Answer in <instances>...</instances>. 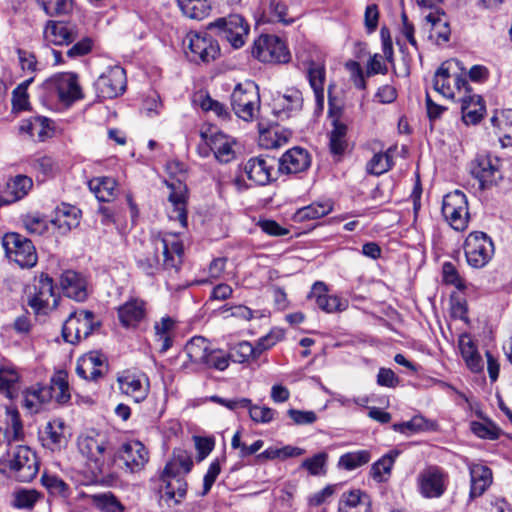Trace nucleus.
<instances>
[{
  "mask_svg": "<svg viewBox=\"0 0 512 512\" xmlns=\"http://www.w3.org/2000/svg\"><path fill=\"white\" fill-rule=\"evenodd\" d=\"M184 248L174 234L156 238L146 253L137 260V266L146 275L153 276L160 270L177 272L182 264Z\"/></svg>",
  "mask_w": 512,
  "mask_h": 512,
  "instance_id": "nucleus-1",
  "label": "nucleus"
},
{
  "mask_svg": "<svg viewBox=\"0 0 512 512\" xmlns=\"http://www.w3.org/2000/svg\"><path fill=\"white\" fill-rule=\"evenodd\" d=\"M79 452L94 465L100 475H109L114 463L115 453L105 435L94 431L79 436Z\"/></svg>",
  "mask_w": 512,
  "mask_h": 512,
  "instance_id": "nucleus-2",
  "label": "nucleus"
},
{
  "mask_svg": "<svg viewBox=\"0 0 512 512\" xmlns=\"http://www.w3.org/2000/svg\"><path fill=\"white\" fill-rule=\"evenodd\" d=\"M39 471L36 454L27 446H16L0 458V473H10L19 482L32 481Z\"/></svg>",
  "mask_w": 512,
  "mask_h": 512,
  "instance_id": "nucleus-3",
  "label": "nucleus"
},
{
  "mask_svg": "<svg viewBox=\"0 0 512 512\" xmlns=\"http://www.w3.org/2000/svg\"><path fill=\"white\" fill-rule=\"evenodd\" d=\"M2 246L6 256L21 268H32L37 264L38 256L33 242L16 233H6L2 238Z\"/></svg>",
  "mask_w": 512,
  "mask_h": 512,
  "instance_id": "nucleus-4",
  "label": "nucleus"
},
{
  "mask_svg": "<svg viewBox=\"0 0 512 512\" xmlns=\"http://www.w3.org/2000/svg\"><path fill=\"white\" fill-rule=\"evenodd\" d=\"M207 28L210 31H215L216 35L226 39L236 49L245 44L250 29L248 22L240 14L220 17L209 23Z\"/></svg>",
  "mask_w": 512,
  "mask_h": 512,
  "instance_id": "nucleus-5",
  "label": "nucleus"
},
{
  "mask_svg": "<svg viewBox=\"0 0 512 512\" xmlns=\"http://www.w3.org/2000/svg\"><path fill=\"white\" fill-rule=\"evenodd\" d=\"M100 327V322L95 321V315L89 310H78L70 313L63 324L62 336L71 344H77L85 340L89 335Z\"/></svg>",
  "mask_w": 512,
  "mask_h": 512,
  "instance_id": "nucleus-6",
  "label": "nucleus"
},
{
  "mask_svg": "<svg viewBox=\"0 0 512 512\" xmlns=\"http://www.w3.org/2000/svg\"><path fill=\"white\" fill-rule=\"evenodd\" d=\"M464 252L469 266L483 268L494 255V244L486 233L474 231L465 240Z\"/></svg>",
  "mask_w": 512,
  "mask_h": 512,
  "instance_id": "nucleus-7",
  "label": "nucleus"
},
{
  "mask_svg": "<svg viewBox=\"0 0 512 512\" xmlns=\"http://www.w3.org/2000/svg\"><path fill=\"white\" fill-rule=\"evenodd\" d=\"M251 53L264 63H287L291 57L286 44L275 35H261L254 41Z\"/></svg>",
  "mask_w": 512,
  "mask_h": 512,
  "instance_id": "nucleus-8",
  "label": "nucleus"
},
{
  "mask_svg": "<svg viewBox=\"0 0 512 512\" xmlns=\"http://www.w3.org/2000/svg\"><path fill=\"white\" fill-rule=\"evenodd\" d=\"M442 214L454 230H465L469 221L466 195L460 190L446 194L442 201Z\"/></svg>",
  "mask_w": 512,
  "mask_h": 512,
  "instance_id": "nucleus-9",
  "label": "nucleus"
},
{
  "mask_svg": "<svg viewBox=\"0 0 512 512\" xmlns=\"http://www.w3.org/2000/svg\"><path fill=\"white\" fill-rule=\"evenodd\" d=\"M260 97L257 86L249 83L245 87L238 84L231 94V106L235 114L245 120L250 121L258 110Z\"/></svg>",
  "mask_w": 512,
  "mask_h": 512,
  "instance_id": "nucleus-10",
  "label": "nucleus"
},
{
  "mask_svg": "<svg viewBox=\"0 0 512 512\" xmlns=\"http://www.w3.org/2000/svg\"><path fill=\"white\" fill-rule=\"evenodd\" d=\"M44 85L51 94H54L60 102L66 105L83 97L78 77L74 73L57 74L48 79Z\"/></svg>",
  "mask_w": 512,
  "mask_h": 512,
  "instance_id": "nucleus-11",
  "label": "nucleus"
},
{
  "mask_svg": "<svg viewBox=\"0 0 512 512\" xmlns=\"http://www.w3.org/2000/svg\"><path fill=\"white\" fill-rule=\"evenodd\" d=\"M187 56L195 63L209 62L214 60L220 53V48L216 40L211 36L198 33L188 34Z\"/></svg>",
  "mask_w": 512,
  "mask_h": 512,
  "instance_id": "nucleus-12",
  "label": "nucleus"
},
{
  "mask_svg": "<svg viewBox=\"0 0 512 512\" xmlns=\"http://www.w3.org/2000/svg\"><path fill=\"white\" fill-rule=\"evenodd\" d=\"M277 160L270 156H258L250 158L244 164V172L254 184L264 186L275 180V166Z\"/></svg>",
  "mask_w": 512,
  "mask_h": 512,
  "instance_id": "nucleus-13",
  "label": "nucleus"
},
{
  "mask_svg": "<svg viewBox=\"0 0 512 512\" xmlns=\"http://www.w3.org/2000/svg\"><path fill=\"white\" fill-rule=\"evenodd\" d=\"M458 90L465 89L466 94L462 97L461 112L462 119L466 124H477L485 112V104L481 96L471 94V89L466 78L455 79Z\"/></svg>",
  "mask_w": 512,
  "mask_h": 512,
  "instance_id": "nucleus-14",
  "label": "nucleus"
},
{
  "mask_svg": "<svg viewBox=\"0 0 512 512\" xmlns=\"http://www.w3.org/2000/svg\"><path fill=\"white\" fill-rule=\"evenodd\" d=\"M43 38L48 44L68 46L80 38L79 28L71 22L48 20Z\"/></svg>",
  "mask_w": 512,
  "mask_h": 512,
  "instance_id": "nucleus-15",
  "label": "nucleus"
},
{
  "mask_svg": "<svg viewBox=\"0 0 512 512\" xmlns=\"http://www.w3.org/2000/svg\"><path fill=\"white\" fill-rule=\"evenodd\" d=\"M126 84L125 70L120 66H114L99 76L95 87L101 97L112 99L125 91Z\"/></svg>",
  "mask_w": 512,
  "mask_h": 512,
  "instance_id": "nucleus-16",
  "label": "nucleus"
},
{
  "mask_svg": "<svg viewBox=\"0 0 512 512\" xmlns=\"http://www.w3.org/2000/svg\"><path fill=\"white\" fill-rule=\"evenodd\" d=\"M121 460L126 469L130 472H138L144 468L148 462L149 453L145 446L137 440H132L124 443L118 452L115 454L114 459Z\"/></svg>",
  "mask_w": 512,
  "mask_h": 512,
  "instance_id": "nucleus-17",
  "label": "nucleus"
},
{
  "mask_svg": "<svg viewBox=\"0 0 512 512\" xmlns=\"http://www.w3.org/2000/svg\"><path fill=\"white\" fill-rule=\"evenodd\" d=\"M35 293L28 300V305L36 314L46 313L50 307V300L53 306H57L58 301L55 298L53 279L48 274H41L37 284L34 286Z\"/></svg>",
  "mask_w": 512,
  "mask_h": 512,
  "instance_id": "nucleus-18",
  "label": "nucleus"
},
{
  "mask_svg": "<svg viewBox=\"0 0 512 512\" xmlns=\"http://www.w3.org/2000/svg\"><path fill=\"white\" fill-rule=\"evenodd\" d=\"M278 172L282 174H297L307 170L311 165L309 152L299 146L287 150L277 161Z\"/></svg>",
  "mask_w": 512,
  "mask_h": 512,
  "instance_id": "nucleus-19",
  "label": "nucleus"
},
{
  "mask_svg": "<svg viewBox=\"0 0 512 512\" xmlns=\"http://www.w3.org/2000/svg\"><path fill=\"white\" fill-rule=\"evenodd\" d=\"M60 285L68 298L77 302H84L89 296L88 280L82 273L66 270L61 274Z\"/></svg>",
  "mask_w": 512,
  "mask_h": 512,
  "instance_id": "nucleus-20",
  "label": "nucleus"
},
{
  "mask_svg": "<svg viewBox=\"0 0 512 512\" xmlns=\"http://www.w3.org/2000/svg\"><path fill=\"white\" fill-rule=\"evenodd\" d=\"M117 382L120 391L136 403L142 402L148 396L150 385L145 374L125 372L117 378Z\"/></svg>",
  "mask_w": 512,
  "mask_h": 512,
  "instance_id": "nucleus-21",
  "label": "nucleus"
},
{
  "mask_svg": "<svg viewBox=\"0 0 512 512\" xmlns=\"http://www.w3.org/2000/svg\"><path fill=\"white\" fill-rule=\"evenodd\" d=\"M497 160L489 155H477L470 163V173L478 180L479 188L485 189L496 182L499 174Z\"/></svg>",
  "mask_w": 512,
  "mask_h": 512,
  "instance_id": "nucleus-22",
  "label": "nucleus"
},
{
  "mask_svg": "<svg viewBox=\"0 0 512 512\" xmlns=\"http://www.w3.org/2000/svg\"><path fill=\"white\" fill-rule=\"evenodd\" d=\"M163 485L159 489L160 501H164L168 507L178 505L187 494V482L182 476L161 475Z\"/></svg>",
  "mask_w": 512,
  "mask_h": 512,
  "instance_id": "nucleus-23",
  "label": "nucleus"
},
{
  "mask_svg": "<svg viewBox=\"0 0 512 512\" xmlns=\"http://www.w3.org/2000/svg\"><path fill=\"white\" fill-rule=\"evenodd\" d=\"M421 494L426 498H438L446 490L445 474L437 466L429 467L419 475Z\"/></svg>",
  "mask_w": 512,
  "mask_h": 512,
  "instance_id": "nucleus-24",
  "label": "nucleus"
},
{
  "mask_svg": "<svg viewBox=\"0 0 512 512\" xmlns=\"http://www.w3.org/2000/svg\"><path fill=\"white\" fill-rule=\"evenodd\" d=\"M146 316L145 302L131 298L118 308V318L124 327H136Z\"/></svg>",
  "mask_w": 512,
  "mask_h": 512,
  "instance_id": "nucleus-25",
  "label": "nucleus"
},
{
  "mask_svg": "<svg viewBox=\"0 0 512 512\" xmlns=\"http://www.w3.org/2000/svg\"><path fill=\"white\" fill-rule=\"evenodd\" d=\"M469 501L482 496L492 483V471L485 465L474 464L470 466Z\"/></svg>",
  "mask_w": 512,
  "mask_h": 512,
  "instance_id": "nucleus-26",
  "label": "nucleus"
},
{
  "mask_svg": "<svg viewBox=\"0 0 512 512\" xmlns=\"http://www.w3.org/2000/svg\"><path fill=\"white\" fill-rule=\"evenodd\" d=\"M81 211L75 206L69 204H61L56 207L54 217L51 223L59 230L61 234H66L71 229L79 225Z\"/></svg>",
  "mask_w": 512,
  "mask_h": 512,
  "instance_id": "nucleus-27",
  "label": "nucleus"
},
{
  "mask_svg": "<svg viewBox=\"0 0 512 512\" xmlns=\"http://www.w3.org/2000/svg\"><path fill=\"white\" fill-rule=\"evenodd\" d=\"M308 298L314 299L318 308L327 313L345 309V305L342 303L341 299L337 296L328 295L326 285L320 281L313 284Z\"/></svg>",
  "mask_w": 512,
  "mask_h": 512,
  "instance_id": "nucleus-28",
  "label": "nucleus"
},
{
  "mask_svg": "<svg viewBox=\"0 0 512 512\" xmlns=\"http://www.w3.org/2000/svg\"><path fill=\"white\" fill-rule=\"evenodd\" d=\"M171 192L168 196V201L171 207L168 210V216L171 220L179 221L183 228L187 227V201L185 194V187L179 184L178 188L169 185Z\"/></svg>",
  "mask_w": 512,
  "mask_h": 512,
  "instance_id": "nucleus-29",
  "label": "nucleus"
},
{
  "mask_svg": "<svg viewBox=\"0 0 512 512\" xmlns=\"http://www.w3.org/2000/svg\"><path fill=\"white\" fill-rule=\"evenodd\" d=\"M52 121L44 116H34L23 120L19 126L21 134H27L31 138L37 137L39 141H44L50 137L53 132Z\"/></svg>",
  "mask_w": 512,
  "mask_h": 512,
  "instance_id": "nucleus-30",
  "label": "nucleus"
},
{
  "mask_svg": "<svg viewBox=\"0 0 512 512\" xmlns=\"http://www.w3.org/2000/svg\"><path fill=\"white\" fill-rule=\"evenodd\" d=\"M303 105L302 93L297 89H288L276 99L274 114L278 118L290 117L292 112L300 111Z\"/></svg>",
  "mask_w": 512,
  "mask_h": 512,
  "instance_id": "nucleus-31",
  "label": "nucleus"
},
{
  "mask_svg": "<svg viewBox=\"0 0 512 512\" xmlns=\"http://www.w3.org/2000/svg\"><path fill=\"white\" fill-rule=\"evenodd\" d=\"M233 143V140L222 132L211 134L209 138V147L215 158L224 164L231 162L236 156Z\"/></svg>",
  "mask_w": 512,
  "mask_h": 512,
  "instance_id": "nucleus-32",
  "label": "nucleus"
},
{
  "mask_svg": "<svg viewBox=\"0 0 512 512\" xmlns=\"http://www.w3.org/2000/svg\"><path fill=\"white\" fill-rule=\"evenodd\" d=\"M51 388L48 385L36 384L23 391V406L31 413L40 411L43 404L51 400Z\"/></svg>",
  "mask_w": 512,
  "mask_h": 512,
  "instance_id": "nucleus-33",
  "label": "nucleus"
},
{
  "mask_svg": "<svg viewBox=\"0 0 512 512\" xmlns=\"http://www.w3.org/2000/svg\"><path fill=\"white\" fill-rule=\"evenodd\" d=\"M426 21L431 24L429 38L434 40L436 44L441 45L450 40L451 29L444 11L437 10L431 12L425 17Z\"/></svg>",
  "mask_w": 512,
  "mask_h": 512,
  "instance_id": "nucleus-34",
  "label": "nucleus"
},
{
  "mask_svg": "<svg viewBox=\"0 0 512 512\" xmlns=\"http://www.w3.org/2000/svg\"><path fill=\"white\" fill-rule=\"evenodd\" d=\"M65 423L62 419L49 421L45 427L46 446L52 451L60 450L68 443V437L65 433Z\"/></svg>",
  "mask_w": 512,
  "mask_h": 512,
  "instance_id": "nucleus-35",
  "label": "nucleus"
},
{
  "mask_svg": "<svg viewBox=\"0 0 512 512\" xmlns=\"http://www.w3.org/2000/svg\"><path fill=\"white\" fill-rule=\"evenodd\" d=\"M458 66V61H445L436 70L433 78V88L436 92L446 98H452L454 96L453 88L451 87L449 80L451 78L450 70L452 65Z\"/></svg>",
  "mask_w": 512,
  "mask_h": 512,
  "instance_id": "nucleus-36",
  "label": "nucleus"
},
{
  "mask_svg": "<svg viewBox=\"0 0 512 512\" xmlns=\"http://www.w3.org/2000/svg\"><path fill=\"white\" fill-rule=\"evenodd\" d=\"M263 17L268 23H281L285 26L293 24L297 18L289 13L287 5L281 0H270Z\"/></svg>",
  "mask_w": 512,
  "mask_h": 512,
  "instance_id": "nucleus-37",
  "label": "nucleus"
},
{
  "mask_svg": "<svg viewBox=\"0 0 512 512\" xmlns=\"http://www.w3.org/2000/svg\"><path fill=\"white\" fill-rule=\"evenodd\" d=\"M333 210V204L331 201L326 200L322 202H314L308 206L302 207L295 213V220L304 222L308 220H316L322 218Z\"/></svg>",
  "mask_w": 512,
  "mask_h": 512,
  "instance_id": "nucleus-38",
  "label": "nucleus"
},
{
  "mask_svg": "<svg viewBox=\"0 0 512 512\" xmlns=\"http://www.w3.org/2000/svg\"><path fill=\"white\" fill-rule=\"evenodd\" d=\"M193 467L191 456L182 450L175 452L173 458L165 465V476H181V473L187 474Z\"/></svg>",
  "mask_w": 512,
  "mask_h": 512,
  "instance_id": "nucleus-39",
  "label": "nucleus"
},
{
  "mask_svg": "<svg viewBox=\"0 0 512 512\" xmlns=\"http://www.w3.org/2000/svg\"><path fill=\"white\" fill-rule=\"evenodd\" d=\"M209 349V341L202 336L193 337L185 345V353L189 360L200 367L205 361Z\"/></svg>",
  "mask_w": 512,
  "mask_h": 512,
  "instance_id": "nucleus-40",
  "label": "nucleus"
},
{
  "mask_svg": "<svg viewBox=\"0 0 512 512\" xmlns=\"http://www.w3.org/2000/svg\"><path fill=\"white\" fill-rule=\"evenodd\" d=\"M399 456V451L391 450L383 455L371 467V475L377 482H385L391 475V470L396 458Z\"/></svg>",
  "mask_w": 512,
  "mask_h": 512,
  "instance_id": "nucleus-41",
  "label": "nucleus"
},
{
  "mask_svg": "<svg viewBox=\"0 0 512 512\" xmlns=\"http://www.w3.org/2000/svg\"><path fill=\"white\" fill-rule=\"evenodd\" d=\"M33 186V181L26 175H17L7 184L9 197L7 199L1 198L5 203L16 202L24 198Z\"/></svg>",
  "mask_w": 512,
  "mask_h": 512,
  "instance_id": "nucleus-42",
  "label": "nucleus"
},
{
  "mask_svg": "<svg viewBox=\"0 0 512 512\" xmlns=\"http://www.w3.org/2000/svg\"><path fill=\"white\" fill-rule=\"evenodd\" d=\"M19 373L10 366L0 367V392L7 398L13 399L18 395L17 384L19 381Z\"/></svg>",
  "mask_w": 512,
  "mask_h": 512,
  "instance_id": "nucleus-43",
  "label": "nucleus"
},
{
  "mask_svg": "<svg viewBox=\"0 0 512 512\" xmlns=\"http://www.w3.org/2000/svg\"><path fill=\"white\" fill-rule=\"evenodd\" d=\"M347 126L346 124L334 120L333 129L329 134V147L330 152L333 155L341 156L344 154L348 143H347Z\"/></svg>",
  "mask_w": 512,
  "mask_h": 512,
  "instance_id": "nucleus-44",
  "label": "nucleus"
},
{
  "mask_svg": "<svg viewBox=\"0 0 512 512\" xmlns=\"http://www.w3.org/2000/svg\"><path fill=\"white\" fill-rule=\"evenodd\" d=\"M177 4L183 15L195 20L203 19L210 10L207 0H177Z\"/></svg>",
  "mask_w": 512,
  "mask_h": 512,
  "instance_id": "nucleus-45",
  "label": "nucleus"
},
{
  "mask_svg": "<svg viewBox=\"0 0 512 512\" xmlns=\"http://www.w3.org/2000/svg\"><path fill=\"white\" fill-rule=\"evenodd\" d=\"M41 483L52 496L66 499L71 494L70 486L55 474L44 473L41 477Z\"/></svg>",
  "mask_w": 512,
  "mask_h": 512,
  "instance_id": "nucleus-46",
  "label": "nucleus"
},
{
  "mask_svg": "<svg viewBox=\"0 0 512 512\" xmlns=\"http://www.w3.org/2000/svg\"><path fill=\"white\" fill-rule=\"evenodd\" d=\"M370 459L371 454L368 450H358L343 454L339 459L338 465L345 470L351 471L367 464Z\"/></svg>",
  "mask_w": 512,
  "mask_h": 512,
  "instance_id": "nucleus-47",
  "label": "nucleus"
},
{
  "mask_svg": "<svg viewBox=\"0 0 512 512\" xmlns=\"http://www.w3.org/2000/svg\"><path fill=\"white\" fill-rule=\"evenodd\" d=\"M307 78L313 90L324 88L326 68L323 61L310 60L307 63Z\"/></svg>",
  "mask_w": 512,
  "mask_h": 512,
  "instance_id": "nucleus-48",
  "label": "nucleus"
},
{
  "mask_svg": "<svg viewBox=\"0 0 512 512\" xmlns=\"http://www.w3.org/2000/svg\"><path fill=\"white\" fill-rule=\"evenodd\" d=\"M116 182L112 178L102 177L90 182V188L98 200L108 202L114 196Z\"/></svg>",
  "mask_w": 512,
  "mask_h": 512,
  "instance_id": "nucleus-49",
  "label": "nucleus"
},
{
  "mask_svg": "<svg viewBox=\"0 0 512 512\" xmlns=\"http://www.w3.org/2000/svg\"><path fill=\"white\" fill-rule=\"evenodd\" d=\"M93 504L102 512H124L125 506L111 492L93 496Z\"/></svg>",
  "mask_w": 512,
  "mask_h": 512,
  "instance_id": "nucleus-50",
  "label": "nucleus"
},
{
  "mask_svg": "<svg viewBox=\"0 0 512 512\" xmlns=\"http://www.w3.org/2000/svg\"><path fill=\"white\" fill-rule=\"evenodd\" d=\"M491 124L498 129L499 138L512 140V109L501 111L490 119Z\"/></svg>",
  "mask_w": 512,
  "mask_h": 512,
  "instance_id": "nucleus-51",
  "label": "nucleus"
},
{
  "mask_svg": "<svg viewBox=\"0 0 512 512\" xmlns=\"http://www.w3.org/2000/svg\"><path fill=\"white\" fill-rule=\"evenodd\" d=\"M229 360L235 363H245L249 359H257L254 346L248 341H241L230 348Z\"/></svg>",
  "mask_w": 512,
  "mask_h": 512,
  "instance_id": "nucleus-52",
  "label": "nucleus"
},
{
  "mask_svg": "<svg viewBox=\"0 0 512 512\" xmlns=\"http://www.w3.org/2000/svg\"><path fill=\"white\" fill-rule=\"evenodd\" d=\"M48 388H51V400L55 399L59 404H66L69 402L71 396L69 393V385L65 377L61 374L53 377L51 379L50 385Z\"/></svg>",
  "mask_w": 512,
  "mask_h": 512,
  "instance_id": "nucleus-53",
  "label": "nucleus"
},
{
  "mask_svg": "<svg viewBox=\"0 0 512 512\" xmlns=\"http://www.w3.org/2000/svg\"><path fill=\"white\" fill-rule=\"evenodd\" d=\"M13 495V505L19 509H32L41 498L38 491L25 488L16 490Z\"/></svg>",
  "mask_w": 512,
  "mask_h": 512,
  "instance_id": "nucleus-54",
  "label": "nucleus"
},
{
  "mask_svg": "<svg viewBox=\"0 0 512 512\" xmlns=\"http://www.w3.org/2000/svg\"><path fill=\"white\" fill-rule=\"evenodd\" d=\"M31 169L42 175V180L52 177L57 171V164L50 156H37L29 161Z\"/></svg>",
  "mask_w": 512,
  "mask_h": 512,
  "instance_id": "nucleus-55",
  "label": "nucleus"
},
{
  "mask_svg": "<svg viewBox=\"0 0 512 512\" xmlns=\"http://www.w3.org/2000/svg\"><path fill=\"white\" fill-rule=\"evenodd\" d=\"M228 353H224L220 349H209L205 361L202 363L201 368L203 369H216L224 371L229 366Z\"/></svg>",
  "mask_w": 512,
  "mask_h": 512,
  "instance_id": "nucleus-56",
  "label": "nucleus"
},
{
  "mask_svg": "<svg viewBox=\"0 0 512 512\" xmlns=\"http://www.w3.org/2000/svg\"><path fill=\"white\" fill-rule=\"evenodd\" d=\"M470 429L477 437L482 439L497 440L500 436V429L488 419H485L484 422L472 421Z\"/></svg>",
  "mask_w": 512,
  "mask_h": 512,
  "instance_id": "nucleus-57",
  "label": "nucleus"
},
{
  "mask_svg": "<svg viewBox=\"0 0 512 512\" xmlns=\"http://www.w3.org/2000/svg\"><path fill=\"white\" fill-rule=\"evenodd\" d=\"M392 165L393 159L388 152L376 153L367 163V172L379 176L391 169Z\"/></svg>",
  "mask_w": 512,
  "mask_h": 512,
  "instance_id": "nucleus-58",
  "label": "nucleus"
},
{
  "mask_svg": "<svg viewBox=\"0 0 512 512\" xmlns=\"http://www.w3.org/2000/svg\"><path fill=\"white\" fill-rule=\"evenodd\" d=\"M48 16L66 15L72 11L73 0H39Z\"/></svg>",
  "mask_w": 512,
  "mask_h": 512,
  "instance_id": "nucleus-59",
  "label": "nucleus"
},
{
  "mask_svg": "<svg viewBox=\"0 0 512 512\" xmlns=\"http://www.w3.org/2000/svg\"><path fill=\"white\" fill-rule=\"evenodd\" d=\"M327 459V453L320 452L311 458L305 459L302 462L301 467L306 469L313 476L324 475L326 473L325 467Z\"/></svg>",
  "mask_w": 512,
  "mask_h": 512,
  "instance_id": "nucleus-60",
  "label": "nucleus"
},
{
  "mask_svg": "<svg viewBox=\"0 0 512 512\" xmlns=\"http://www.w3.org/2000/svg\"><path fill=\"white\" fill-rule=\"evenodd\" d=\"M22 224L28 233L42 235L47 230V223L40 214H27L22 216Z\"/></svg>",
  "mask_w": 512,
  "mask_h": 512,
  "instance_id": "nucleus-61",
  "label": "nucleus"
},
{
  "mask_svg": "<svg viewBox=\"0 0 512 512\" xmlns=\"http://www.w3.org/2000/svg\"><path fill=\"white\" fill-rule=\"evenodd\" d=\"M258 129L259 133L261 135L263 134H269L274 135V139L271 142V147L278 148L282 146L283 144L287 143L289 138L292 135V132L290 130H282L280 131L278 127L273 128L272 126H265L263 122L258 123Z\"/></svg>",
  "mask_w": 512,
  "mask_h": 512,
  "instance_id": "nucleus-62",
  "label": "nucleus"
},
{
  "mask_svg": "<svg viewBox=\"0 0 512 512\" xmlns=\"http://www.w3.org/2000/svg\"><path fill=\"white\" fill-rule=\"evenodd\" d=\"M246 409H248L251 420L254 421L255 423H270L271 421H273L274 416L276 414L275 410L269 407L253 405L251 400L250 406H247Z\"/></svg>",
  "mask_w": 512,
  "mask_h": 512,
  "instance_id": "nucleus-63",
  "label": "nucleus"
},
{
  "mask_svg": "<svg viewBox=\"0 0 512 512\" xmlns=\"http://www.w3.org/2000/svg\"><path fill=\"white\" fill-rule=\"evenodd\" d=\"M76 373L79 377L86 380H97L103 376V370L95 367L90 360L81 357L76 366Z\"/></svg>",
  "mask_w": 512,
  "mask_h": 512,
  "instance_id": "nucleus-64",
  "label": "nucleus"
}]
</instances>
